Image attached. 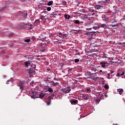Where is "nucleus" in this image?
Masks as SVG:
<instances>
[{"instance_id":"f257e3e1","label":"nucleus","mask_w":125,"mask_h":125,"mask_svg":"<svg viewBox=\"0 0 125 125\" xmlns=\"http://www.w3.org/2000/svg\"><path fill=\"white\" fill-rule=\"evenodd\" d=\"M35 70H36V65L32 64V65H31V67L29 70V75L30 76H32L33 75H34L35 73Z\"/></svg>"},{"instance_id":"f03ea898","label":"nucleus","mask_w":125,"mask_h":125,"mask_svg":"<svg viewBox=\"0 0 125 125\" xmlns=\"http://www.w3.org/2000/svg\"><path fill=\"white\" fill-rule=\"evenodd\" d=\"M105 6H106V3L98 4H96L94 6V8H95V9H97V10H99L100 9H104Z\"/></svg>"},{"instance_id":"7ed1b4c3","label":"nucleus","mask_w":125,"mask_h":125,"mask_svg":"<svg viewBox=\"0 0 125 125\" xmlns=\"http://www.w3.org/2000/svg\"><path fill=\"white\" fill-rule=\"evenodd\" d=\"M26 83L25 81H21V82H18V86L20 87L21 91L24 90V84Z\"/></svg>"},{"instance_id":"20e7f679","label":"nucleus","mask_w":125,"mask_h":125,"mask_svg":"<svg viewBox=\"0 0 125 125\" xmlns=\"http://www.w3.org/2000/svg\"><path fill=\"white\" fill-rule=\"evenodd\" d=\"M96 32H87V33H85V36H88L89 37V40H91L92 39H93L95 36H96Z\"/></svg>"},{"instance_id":"39448f33","label":"nucleus","mask_w":125,"mask_h":125,"mask_svg":"<svg viewBox=\"0 0 125 125\" xmlns=\"http://www.w3.org/2000/svg\"><path fill=\"white\" fill-rule=\"evenodd\" d=\"M71 90V88L69 86L61 89V91H62V92L65 94L69 93V92H70Z\"/></svg>"},{"instance_id":"423d86ee","label":"nucleus","mask_w":125,"mask_h":125,"mask_svg":"<svg viewBox=\"0 0 125 125\" xmlns=\"http://www.w3.org/2000/svg\"><path fill=\"white\" fill-rule=\"evenodd\" d=\"M100 64H101V67L102 68H105V67H108L110 64L107 61H106V62L103 61L100 62Z\"/></svg>"},{"instance_id":"0eeeda50","label":"nucleus","mask_w":125,"mask_h":125,"mask_svg":"<svg viewBox=\"0 0 125 125\" xmlns=\"http://www.w3.org/2000/svg\"><path fill=\"white\" fill-rule=\"evenodd\" d=\"M81 19L83 20H85L87 21H93V17H85V16H82Z\"/></svg>"},{"instance_id":"6e6552de","label":"nucleus","mask_w":125,"mask_h":125,"mask_svg":"<svg viewBox=\"0 0 125 125\" xmlns=\"http://www.w3.org/2000/svg\"><path fill=\"white\" fill-rule=\"evenodd\" d=\"M100 27L106 28L107 27V25L105 24H103L99 25L98 26H96V27L93 26V28L94 29H99Z\"/></svg>"},{"instance_id":"1a4fd4ad","label":"nucleus","mask_w":125,"mask_h":125,"mask_svg":"<svg viewBox=\"0 0 125 125\" xmlns=\"http://www.w3.org/2000/svg\"><path fill=\"white\" fill-rule=\"evenodd\" d=\"M18 15H20V16H27V15H28L29 16H30V15H28V13H27V12L26 11L19 12L18 13Z\"/></svg>"},{"instance_id":"9d476101","label":"nucleus","mask_w":125,"mask_h":125,"mask_svg":"<svg viewBox=\"0 0 125 125\" xmlns=\"http://www.w3.org/2000/svg\"><path fill=\"white\" fill-rule=\"evenodd\" d=\"M102 19H103V21H105V23H107L110 21V18L108 17L103 16L102 17Z\"/></svg>"},{"instance_id":"9b49d317","label":"nucleus","mask_w":125,"mask_h":125,"mask_svg":"<svg viewBox=\"0 0 125 125\" xmlns=\"http://www.w3.org/2000/svg\"><path fill=\"white\" fill-rule=\"evenodd\" d=\"M96 73H91L90 72H88L86 74V77L85 78V79H88L90 78H91L92 75H96Z\"/></svg>"},{"instance_id":"f8f14e48","label":"nucleus","mask_w":125,"mask_h":125,"mask_svg":"<svg viewBox=\"0 0 125 125\" xmlns=\"http://www.w3.org/2000/svg\"><path fill=\"white\" fill-rule=\"evenodd\" d=\"M70 103H71V104L72 105H76L79 103V101H78V100L74 99L73 100L70 101Z\"/></svg>"},{"instance_id":"ddd939ff","label":"nucleus","mask_w":125,"mask_h":125,"mask_svg":"<svg viewBox=\"0 0 125 125\" xmlns=\"http://www.w3.org/2000/svg\"><path fill=\"white\" fill-rule=\"evenodd\" d=\"M45 95H46L45 93H41L39 94V98H40L41 99H42L43 98H44Z\"/></svg>"},{"instance_id":"4468645a","label":"nucleus","mask_w":125,"mask_h":125,"mask_svg":"<svg viewBox=\"0 0 125 125\" xmlns=\"http://www.w3.org/2000/svg\"><path fill=\"white\" fill-rule=\"evenodd\" d=\"M26 25H27L28 26H29V29H31V30L33 29V24L29 25L27 23H26V24L23 23L22 24V26H25Z\"/></svg>"},{"instance_id":"2eb2a0df","label":"nucleus","mask_w":125,"mask_h":125,"mask_svg":"<svg viewBox=\"0 0 125 125\" xmlns=\"http://www.w3.org/2000/svg\"><path fill=\"white\" fill-rule=\"evenodd\" d=\"M31 62V61H28L25 62H24V64L25 65V67H28V66H29V65L30 64Z\"/></svg>"},{"instance_id":"dca6fc26","label":"nucleus","mask_w":125,"mask_h":125,"mask_svg":"<svg viewBox=\"0 0 125 125\" xmlns=\"http://www.w3.org/2000/svg\"><path fill=\"white\" fill-rule=\"evenodd\" d=\"M59 35H60L59 36L60 38H65L67 37V35L66 34H63L62 33H59Z\"/></svg>"},{"instance_id":"f3484780","label":"nucleus","mask_w":125,"mask_h":125,"mask_svg":"<svg viewBox=\"0 0 125 125\" xmlns=\"http://www.w3.org/2000/svg\"><path fill=\"white\" fill-rule=\"evenodd\" d=\"M50 80H51V78H47L46 79H44V82H48L49 83H53V82H54V81H51Z\"/></svg>"},{"instance_id":"a211bd4d","label":"nucleus","mask_w":125,"mask_h":125,"mask_svg":"<svg viewBox=\"0 0 125 125\" xmlns=\"http://www.w3.org/2000/svg\"><path fill=\"white\" fill-rule=\"evenodd\" d=\"M117 92L119 93V94L121 95L124 92V89H117Z\"/></svg>"},{"instance_id":"6ab92c4d","label":"nucleus","mask_w":125,"mask_h":125,"mask_svg":"<svg viewBox=\"0 0 125 125\" xmlns=\"http://www.w3.org/2000/svg\"><path fill=\"white\" fill-rule=\"evenodd\" d=\"M124 75H125V72H122L121 73H118L117 74V77H121V76H122Z\"/></svg>"},{"instance_id":"aec40b11","label":"nucleus","mask_w":125,"mask_h":125,"mask_svg":"<svg viewBox=\"0 0 125 125\" xmlns=\"http://www.w3.org/2000/svg\"><path fill=\"white\" fill-rule=\"evenodd\" d=\"M40 22V20H35V22L34 23V26H37Z\"/></svg>"},{"instance_id":"412c9836","label":"nucleus","mask_w":125,"mask_h":125,"mask_svg":"<svg viewBox=\"0 0 125 125\" xmlns=\"http://www.w3.org/2000/svg\"><path fill=\"white\" fill-rule=\"evenodd\" d=\"M52 83V85H53V86H54V87L59 85V83H54V82L53 83Z\"/></svg>"},{"instance_id":"4be33fe9","label":"nucleus","mask_w":125,"mask_h":125,"mask_svg":"<svg viewBox=\"0 0 125 125\" xmlns=\"http://www.w3.org/2000/svg\"><path fill=\"white\" fill-rule=\"evenodd\" d=\"M37 94V93L36 92H32V96H31V97L32 98H36V95Z\"/></svg>"},{"instance_id":"5701e85b","label":"nucleus","mask_w":125,"mask_h":125,"mask_svg":"<svg viewBox=\"0 0 125 125\" xmlns=\"http://www.w3.org/2000/svg\"><path fill=\"white\" fill-rule=\"evenodd\" d=\"M45 47L42 46V47H40V51L41 52H42V53L44 52L45 51Z\"/></svg>"},{"instance_id":"b1692460","label":"nucleus","mask_w":125,"mask_h":125,"mask_svg":"<svg viewBox=\"0 0 125 125\" xmlns=\"http://www.w3.org/2000/svg\"><path fill=\"white\" fill-rule=\"evenodd\" d=\"M52 4H53V1L52 0L49 1L47 3V5H48L49 6H50V5H52Z\"/></svg>"},{"instance_id":"393cba45","label":"nucleus","mask_w":125,"mask_h":125,"mask_svg":"<svg viewBox=\"0 0 125 125\" xmlns=\"http://www.w3.org/2000/svg\"><path fill=\"white\" fill-rule=\"evenodd\" d=\"M117 12H118V10H113V12H112L113 13V16H115V15H117Z\"/></svg>"},{"instance_id":"a878e982","label":"nucleus","mask_w":125,"mask_h":125,"mask_svg":"<svg viewBox=\"0 0 125 125\" xmlns=\"http://www.w3.org/2000/svg\"><path fill=\"white\" fill-rule=\"evenodd\" d=\"M75 24H80V21L79 20H75V21L74 22Z\"/></svg>"},{"instance_id":"bb28decb","label":"nucleus","mask_w":125,"mask_h":125,"mask_svg":"<svg viewBox=\"0 0 125 125\" xmlns=\"http://www.w3.org/2000/svg\"><path fill=\"white\" fill-rule=\"evenodd\" d=\"M46 36L44 34H42V41L45 40Z\"/></svg>"},{"instance_id":"cd10ccee","label":"nucleus","mask_w":125,"mask_h":125,"mask_svg":"<svg viewBox=\"0 0 125 125\" xmlns=\"http://www.w3.org/2000/svg\"><path fill=\"white\" fill-rule=\"evenodd\" d=\"M47 91H48L49 92H50V93H52L53 92L52 88L49 87L48 89H47Z\"/></svg>"},{"instance_id":"c85d7f7f","label":"nucleus","mask_w":125,"mask_h":125,"mask_svg":"<svg viewBox=\"0 0 125 125\" xmlns=\"http://www.w3.org/2000/svg\"><path fill=\"white\" fill-rule=\"evenodd\" d=\"M118 24H115L110 25V26L112 27H118Z\"/></svg>"},{"instance_id":"c756f323","label":"nucleus","mask_w":125,"mask_h":125,"mask_svg":"<svg viewBox=\"0 0 125 125\" xmlns=\"http://www.w3.org/2000/svg\"><path fill=\"white\" fill-rule=\"evenodd\" d=\"M82 30H78L76 32V34H82Z\"/></svg>"},{"instance_id":"7c9ffc66","label":"nucleus","mask_w":125,"mask_h":125,"mask_svg":"<svg viewBox=\"0 0 125 125\" xmlns=\"http://www.w3.org/2000/svg\"><path fill=\"white\" fill-rule=\"evenodd\" d=\"M30 42V39H25L24 40V42L29 43Z\"/></svg>"},{"instance_id":"2f4dec72","label":"nucleus","mask_w":125,"mask_h":125,"mask_svg":"<svg viewBox=\"0 0 125 125\" xmlns=\"http://www.w3.org/2000/svg\"><path fill=\"white\" fill-rule=\"evenodd\" d=\"M104 88L106 90H107L109 88V86H108V85L105 84V85H104Z\"/></svg>"},{"instance_id":"473e14b6","label":"nucleus","mask_w":125,"mask_h":125,"mask_svg":"<svg viewBox=\"0 0 125 125\" xmlns=\"http://www.w3.org/2000/svg\"><path fill=\"white\" fill-rule=\"evenodd\" d=\"M83 99H84L86 100L88 99L87 96H86V95H83Z\"/></svg>"},{"instance_id":"72a5a7b5","label":"nucleus","mask_w":125,"mask_h":125,"mask_svg":"<svg viewBox=\"0 0 125 125\" xmlns=\"http://www.w3.org/2000/svg\"><path fill=\"white\" fill-rule=\"evenodd\" d=\"M107 55L105 54V53H104L103 55V58H107Z\"/></svg>"},{"instance_id":"f704fd0d","label":"nucleus","mask_w":125,"mask_h":125,"mask_svg":"<svg viewBox=\"0 0 125 125\" xmlns=\"http://www.w3.org/2000/svg\"><path fill=\"white\" fill-rule=\"evenodd\" d=\"M91 71L92 72H93V73H95L96 71V68H93V69H92L91 70Z\"/></svg>"},{"instance_id":"c9c22d12","label":"nucleus","mask_w":125,"mask_h":125,"mask_svg":"<svg viewBox=\"0 0 125 125\" xmlns=\"http://www.w3.org/2000/svg\"><path fill=\"white\" fill-rule=\"evenodd\" d=\"M90 87H87L86 88V92H90Z\"/></svg>"},{"instance_id":"e433bc0d","label":"nucleus","mask_w":125,"mask_h":125,"mask_svg":"<svg viewBox=\"0 0 125 125\" xmlns=\"http://www.w3.org/2000/svg\"><path fill=\"white\" fill-rule=\"evenodd\" d=\"M79 62V59H75V63H78Z\"/></svg>"},{"instance_id":"4c0bfd02","label":"nucleus","mask_w":125,"mask_h":125,"mask_svg":"<svg viewBox=\"0 0 125 125\" xmlns=\"http://www.w3.org/2000/svg\"><path fill=\"white\" fill-rule=\"evenodd\" d=\"M45 17V16L41 17V19H42V20H45L46 19L44 18Z\"/></svg>"},{"instance_id":"58836bf2","label":"nucleus","mask_w":125,"mask_h":125,"mask_svg":"<svg viewBox=\"0 0 125 125\" xmlns=\"http://www.w3.org/2000/svg\"><path fill=\"white\" fill-rule=\"evenodd\" d=\"M99 80H100V77H97L96 78H95L94 79H93V81H97Z\"/></svg>"},{"instance_id":"ea45409f","label":"nucleus","mask_w":125,"mask_h":125,"mask_svg":"<svg viewBox=\"0 0 125 125\" xmlns=\"http://www.w3.org/2000/svg\"><path fill=\"white\" fill-rule=\"evenodd\" d=\"M122 27H124L125 29H124V33L125 34V26L124 24H122Z\"/></svg>"},{"instance_id":"a19ab883","label":"nucleus","mask_w":125,"mask_h":125,"mask_svg":"<svg viewBox=\"0 0 125 125\" xmlns=\"http://www.w3.org/2000/svg\"><path fill=\"white\" fill-rule=\"evenodd\" d=\"M107 79H111V77H110V73L107 74Z\"/></svg>"},{"instance_id":"79ce46f5","label":"nucleus","mask_w":125,"mask_h":125,"mask_svg":"<svg viewBox=\"0 0 125 125\" xmlns=\"http://www.w3.org/2000/svg\"><path fill=\"white\" fill-rule=\"evenodd\" d=\"M47 11H50V10H51V8H50V7H48L47 8Z\"/></svg>"},{"instance_id":"37998d69","label":"nucleus","mask_w":125,"mask_h":125,"mask_svg":"<svg viewBox=\"0 0 125 125\" xmlns=\"http://www.w3.org/2000/svg\"><path fill=\"white\" fill-rule=\"evenodd\" d=\"M70 18H71L70 16H68V17L65 16V19H68V20H69V19H70Z\"/></svg>"},{"instance_id":"c03bdc74","label":"nucleus","mask_w":125,"mask_h":125,"mask_svg":"<svg viewBox=\"0 0 125 125\" xmlns=\"http://www.w3.org/2000/svg\"><path fill=\"white\" fill-rule=\"evenodd\" d=\"M28 60H29L28 61L32 62V60H33V58H28Z\"/></svg>"},{"instance_id":"a18cd8bd","label":"nucleus","mask_w":125,"mask_h":125,"mask_svg":"<svg viewBox=\"0 0 125 125\" xmlns=\"http://www.w3.org/2000/svg\"><path fill=\"white\" fill-rule=\"evenodd\" d=\"M34 83V81H32V82L30 83V85L33 86V84Z\"/></svg>"},{"instance_id":"49530a36","label":"nucleus","mask_w":125,"mask_h":125,"mask_svg":"<svg viewBox=\"0 0 125 125\" xmlns=\"http://www.w3.org/2000/svg\"><path fill=\"white\" fill-rule=\"evenodd\" d=\"M31 39L32 40V41H34L35 40H36V38L35 37H32Z\"/></svg>"},{"instance_id":"de8ad7c7","label":"nucleus","mask_w":125,"mask_h":125,"mask_svg":"<svg viewBox=\"0 0 125 125\" xmlns=\"http://www.w3.org/2000/svg\"><path fill=\"white\" fill-rule=\"evenodd\" d=\"M115 23H116V21H115V20H113L112 24H115Z\"/></svg>"},{"instance_id":"09e8293b","label":"nucleus","mask_w":125,"mask_h":125,"mask_svg":"<svg viewBox=\"0 0 125 125\" xmlns=\"http://www.w3.org/2000/svg\"><path fill=\"white\" fill-rule=\"evenodd\" d=\"M100 102V100L99 99H97L96 100V103H99Z\"/></svg>"},{"instance_id":"8fccbe9b","label":"nucleus","mask_w":125,"mask_h":125,"mask_svg":"<svg viewBox=\"0 0 125 125\" xmlns=\"http://www.w3.org/2000/svg\"><path fill=\"white\" fill-rule=\"evenodd\" d=\"M107 14H112V11H109L107 12Z\"/></svg>"},{"instance_id":"3c124183","label":"nucleus","mask_w":125,"mask_h":125,"mask_svg":"<svg viewBox=\"0 0 125 125\" xmlns=\"http://www.w3.org/2000/svg\"><path fill=\"white\" fill-rule=\"evenodd\" d=\"M47 103V105H49L51 104V102L49 101V102H46Z\"/></svg>"},{"instance_id":"603ef678","label":"nucleus","mask_w":125,"mask_h":125,"mask_svg":"<svg viewBox=\"0 0 125 125\" xmlns=\"http://www.w3.org/2000/svg\"><path fill=\"white\" fill-rule=\"evenodd\" d=\"M9 82H10V80H8V81H7V82H6V84H9Z\"/></svg>"},{"instance_id":"864d4df0","label":"nucleus","mask_w":125,"mask_h":125,"mask_svg":"<svg viewBox=\"0 0 125 125\" xmlns=\"http://www.w3.org/2000/svg\"><path fill=\"white\" fill-rule=\"evenodd\" d=\"M89 12H94V11L93 10H89Z\"/></svg>"},{"instance_id":"5fc2aeb1","label":"nucleus","mask_w":125,"mask_h":125,"mask_svg":"<svg viewBox=\"0 0 125 125\" xmlns=\"http://www.w3.org/2000/svg\"><path fill=\"white\" fill-rule=\"evenodd\" d=\"M72 69H68V72H71L72 71Z\"/></svg>"},{"instance_id":"6e6d98bb","label":"nucleus","mask_w":125,"mask_h":125,"mask_svg":"<svg viewBox=\"0 0 125 125\" xmlns=\"http://www.w3.org/2000/svg\"><path fill=\"white\" fill-rule=\"evenodd\" d=\"M104 97H105V98L108 97V96L107 95V94H104Z\"/></svg>"},{"instance_id":"4d7b16f0","label":"nucleus","mask_w":125,"mask_h":125,"mask_svg":"<svg viewBox=\"0 0 125 125\" xmlns=\"http://www.w3.org/2000/svg\"><path fill=\"white\" fill-rule=\"evenodd\" d=\"M54 80L58 81V79H57V78H54Z\"/></svg>"},{"instance_id":"13d9d810","label":"nucleus","mask_w":125,"mask_h":125,"mask_svg":"<svg viewBox=\"0 0 125 125\" xmlns=\"http://www.w3.org/2000/svg\"><path fill=\"white\" fill-rule=\"evenodd\" d=\"M114 73V71H111V74Z\"/></svg>"},{"instance_id":"bf43d9fd","label":"nucleus","mask_w":125,"mask_h":125,"mask_svg":"<svg viewBox=\"0 0 125 125\" xmlns=\"http://www.w3.org/2000/svg\"><path fill=\"white\" fill-rule=\"evenodd\" d=\"M54 15H55L56 16L57 15V14L56 13H54Z\"/></svg>"},{"instance_id":"052dcab7","label":"nucleus","mask_w":125,"mask_h":125,"mask_svg":"<svg viewBox=\"0 0 125 125\" xmlns=\"http://www.w3.org/2000/svg\"><path fill=\"white\" fill-rule=\"evenodd\" d=\"M99 72H100V73H102V72H103V70H100L99 71Z\"/></svg>"},{"instance_id":"680f3d73","label":"nucleus","mask_w":125,"mask_h":125,"mask_svg":"<svg viewBox=\"0 0 125 125\" xmlns=\"http://www.w3.org/2000/svg\"><path fill=\"white\" fill-rule=\"evenodd\" d=\"M21 1H22V2H24V1H25V0H21Z\"/></svg>"},{"instance_id":"e2e57ef3","label":"nucleus","mask_w":125,"mask_h":125,"mask_svg":"<svg viewBox=\"0 0 125 125\" xmlns=\"http://www.w3.org/2000/svg\"><path fill=\"white\" fill-rule=\"evenodd\" d=\"M124 39H125V34H124Z\"/></svg>"},{"instance_id":"0e129e2a","label":"nucleus","mask_w":125,"mask_h":125,"mask_svg":"<svg viewBox=\"0 0 125 125\" xmlns=\"http://www.w3.org/2000/svg\"><path fill=\"white\" fill-rule=\"evenodd\" d=\"M105 71H103V74H105Z\"/></svg>"},{"instance_id":"69168bd1","label":"nucleus","mask_w":125,"mask_h":125,"mask_svg":"<svg viewBox=\"0 0 125 125\" xmlns=\"http://www.w3.org/2000/svg\"><path fill=\"white\" fill-rule=\"evenodd\" d=\"M23 57L24 58H26V56L24 55Z\"/></svg>"},{"instance_id":"338daca9","label":"nucleus","mask_w":125,"mask_h":125,"mask_svg":"<svg viewBox=\"0 0 125 125\" xmlns=\"http://www.w3.org/2000/svg\"><path fill=\"white\" fill-rule=\"evenodd\" d=\"M92 29V28H87V29H86L88 30V29Z\"/></svg>"},{"instance_id":"774afa93","label":"nucleus","mask_w":125,"mask_h":125,"mask_svg":"<svg viewBox=\"0 0 125 125\" xmlns=\"http://www.w3.org/2000/svg\"><path fill=\"white\" fill-rule=\"evenodd\" d=\"M64 16H67V15H66V14H65V15H64Z\"/></svg>"}]
</instances>
